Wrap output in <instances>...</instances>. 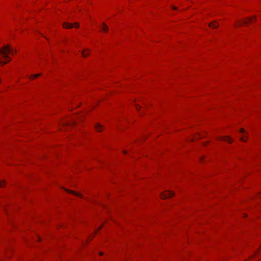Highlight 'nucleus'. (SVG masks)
I'll use <instances>...</instances> for the list:
<instances>
[{
    "mask_svg": "<svg viewBox=\"0 0 261 261\" xmlns=\"http://www.w3.org/2000/svg\"><path fill=\"white\" fill-rule=\"evenodd\" d=\"M255 20V17H249L244 19L240 21V24L243 25V24H247L249 23H253Z\"/></svg>",
    "mask_w": 261,
    "mask_h": 261,
    "instance_id": "obj_2",
    "label": "nucleus"
},
{
    "mask_svg": "<svg viewBox=\"0 0 261 261\" xmlns=\"http://www.w3.org/2000/svg\"><path fill=\"white\" fill-rule=\"evenodd\" d=\"M245 130L243 128H241L240 129V133L242 134H244L245 133ZM241 140L243 142L247 141V136L245 134H243V136L241 138Z\"/></svg>",
    "mask_w": 261,
    "mask_h": 261,
    "instance_id": "obj_4",
    "label": "nucleus"
},
{
    "mask_svg": "<svg viewBox=\"0 0 261 261\" xmlns=\"http://www.w3.org/2000/svg\"><path fill=\"white\" fill-rule=\"evenodd\" d=\"M40 75V74H33V75H32L31 76H30L29 78L32 80V79H33L34 78H36V77H38Z\"/></svg>",
    "mask_w": 261,
    "mask_h": 261,
    "instance_id": "obj_11",
    "label": "nucleus"
},
{
    "mask_svg": "<svg viewBox=\"0 0 261 261\" xmlns=\"http://www.w3.org/2000/svg\"><path fill=\"white\" fill-rule=\"evenodd\" d=\"M176 9H177L176 7H173V9H174V10H176Z\"/></svg>",
    "mask_w": 261,
    "mask_h": 261,
    "instance_id": "obj_15",
    "label": "nucleus"
},
{
    "mask_svg": "<svg viewBox=\"0 0 261 261\" xmlns=\"http://www.w3.org/2000/svg\"><path fill=\"white\" fill-rule=\"evenodd\" d=\"M89 54V50L88 49L84 50L82 53V55L84 57H86Z\"/></svg>",
    "mask_w": 261,
    "mask_h": 261,
    "instance_id": "obj_6",
    "label": "nucleus"
},
{
    "mask_svg": "<svg viewBox=\"0 0 261 261\" xmlns=\"http://www.w3.org/2000/svg\"><path fill=\"white\" fill-rule=\"evenodd\" d=\"M63 26L65 29H71L74 27V25L69 22H64L63 24Z\"/></svg>",
    "mask_w": 261,
    "mask_h": 261,
    "instance_id": "obj_5",
    "label": "nucleus"
},
{
    "mask_svg": "<svg viewBox=\"0 0 261 261\" xmlns=\"http://www.w3.org/2000/svg\"><path fill=\"white\" fill-rule=\"evenodd\" d=\"M95 127L97 131L98 132H101L102 130V126H101L99 124H96L95 125Z\"/></svg>",
    "mask_w": 261,
    "mask_h": 261,
    "instance_id": "obj_8",
    "label": "nucleus"
},
{
    "mask_svg": "<svg viewBox=\"0 0 261 261\" xmlns=\"http://www.w3.org/2000/svg\"><path fill=\"white\" fill-rule=\"evenodd\" d=\"M5 185V183L4 180H0V187H3Z\"/></svg>",
    "mask_w": 261,
    "mask_h": 261,
    "instance_id": "obj_12",
    "label": "nucleus"
},
{
    "mask_svg": "<svg viewBox=\"0 0 261 261\" xmlns=\"http://www.w3.org/2000/svg\"><path fill=\"white\" fill-rule=\"evenodd\" d=\"M67 191H68L69 193H71L74 195H76V196H79V197H81V194L77 193V192H74V191H70V190H66Z\"/></svg>",
    "mask_w": 261,
    "mask_h": 261,
    "instance_id": "obj_10",
    "label": "nucleus"
},
{
    "mask_svg": "<svg viewBox=\"0 0 261 261\" xmlns=\"http://www.w3.org/2000/svg\"><path fill=\"white\" fill-rule=\"evenodd\" d=\"M210 27L214 29L217 28L219 25L216 22H213L209 24Z\"/></svg>",
    "mask_w": 261,
    "mask_h": 261,
    "instance_id": "obj_7",
    "label": "nucleus"
},
{
    "mask_svg": "<svg viewBox=\"0 0 261 261\" xmlns=\"http://www.w3.org/2000/svg\"><path fill=\"white\" fill-rule=\"evenodd\" d=\"M15 53V50L11 48L10 45H9L4 46L2 49L0 48V55L3 56L5 58L8 59V60L7 61H0V64L2 66H3L7 63L9 61L11 60V58L8 56V54L10 53L13 55H14Z\"/></svg>",
    "mask_w": 261,
    "mask_h": 261,
    "instance_id": "obj_1",
    "label": "nucleus"
},
{
    "mask_svg": "<svg viewBox=\"0 0 261 261\" xmlns=\"http://www.w3.org/2000/svg\"><path fill=\"white\" fill-rule=\"evenodd\" d=\"M223 140H224V141H225V140H226V138H224V139H223Z\"/></svg>",
    "mask_w": 261,
    "mask_h": 261,
    "instance_id": "obj_17",
    "label": "nucleus"
},
{
    "mask_svg": "<svg viewBox=\"0 0 261 261\" xmlns=\"http://www.w3.org/2000/svg\"><path fill=\"white\" fill-rule=\"evenodd\" d=\"M140 108H141V107L138 105H136V109L139 110V109Z\"/></svg>",
    "mask_w": 261,
    "mask_h": 261,
    "instance_id": "obj_14",
    "label": "nucleus"
},
{
    "mask_svg": "<svg viewBox=\"0 0 261 261\" xmlns=\"http://www.w3.org/2000/svg\"><path fill=\"white\" fill-rule=\"evenodd\" d=\"M230 142H231V140H230V138H229V143H230Z\"/></svg>",
    "mask_w": 261,
    "mask_h": 261,
    "instance_id": "obj_16",
    "label": "nucleus"
},
{
    "mask_svg": "<svg viewBox=\"0 0 261 261\" xmlns=\"http://www.w3.org/2000/svg\"><path fill=\"white\" fill-rule=\"evenodd\" d=\"M174 195V193L172 191H167L161 194V197L163 199H166Z\"/></svg>",
    "mask_w": 261,
    "mask_h": 261,
    "instance_id": "obj_3",
    "label": "nucleus"
},
{
    "mask_svg": "<svg viewBox=\"0 0 261 261\" xmlns=\"http://www.w3.org/2000/svg\"><path fill=\"white\" fill-rule=\"evenodd\" d=\"M101 30L105 32H107L109 30V28L105 23H102V27H101Z\"/></svg>",
    "mask_w": 261,
    "mask_h": 261,
    "instance_id": "obj_9",
    "label": "nucleus"
},
{
    "mask_svg": "<svg viewBox=\"0 0 261 261\" xmlns=\"http://www.w3.org/2000/svg\"><path fill=\"white\" fill-rule=\"evenodd\" d=\"M74 25L76 28H78L79 27V24L78 23H75Z\"/></svg>",
    "mask_w": 261,
    "mask_h": 261,
    "instance_id": "obj_13",
    "label": "nucleus"
}]
</instances>
